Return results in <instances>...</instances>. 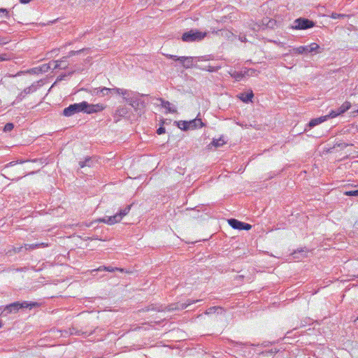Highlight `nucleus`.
Here are the masks:
<instances>
[{
    "mask_svg": "<svg viewBox=\"0 0 358 358\" xmlns=\"http://www.w3.org/2000/svg\"><path fill=\"white\" fill-rule=\"evenodd\" d=\"M200 300L187 299L186 301V302L179 301V302H177V303L169 304V305L166 306H155L152 305L151 306H152L151 310H156V311H158V312H161V311L171 312V311H173V310H181L185 309L189 305H191L192 303H194L196 302H198ZM148 310H150V308H149Z\"/></svg>",
    "mask_w": 358,
    "mask_h": 358,
    "instance_id": "f257e3e1",
    "label": "nucleus"
},
{
    "mask_svg": "<svg viewBox=\"0 0 358 358\" xmlns=\"http://www.w3.org/2000/svg\"><path fill=\"white\" fill-rule=\"evenodd\" d=\"M131 97H124V100L134 109L136 112L139 110L141 113L146 107V103L143 100V97L146 94H139L138 92L131 93Z\"/></svg>",
    "mask_w": 358,
    "mask_h": 358,
    "instance_id": "f03ea898",
    "label": "nucleus"
},
{
    "mask_svg": "<svg viewBox=\"0 0 358 358\" xmlns=\"http://www.w3.org/2000/svg\"><path fill=\"white\" fill-rule=\"evenodd\" d=\"M131 206L132 204L127 205L124 208L120 210L115 215L99 218L97 220V222H103L110 225L120 222L122 219L129 213Z\"/></svg>",
    "mask_w": 358,
    "mask_h": 358,
    "instance_id": "7ed1b4c3",
    "label": "nucleus"
},
{
    "mask_svg": "<svg viewBox=\"0 0 358 358\" xmlns=\"http://www.w3.org/2000/svg\"><path fill=\"white\" fill-rule=\"evenodd\" d=\"M207 35L206 32H202L197 29H191L185 32L182 36V40L184 42H194L203 40Z\"/></svg>",
    "mask_w": 358,
    "mask_h": 358,
    "instance_id": "20e7f679",
    "label": "nucleus"
},
{
    "mask_svg": "<svg viewBox=\"0 0 358 358\" xmlns=\"http://www.w3.org/2000/svg\"><path fill=\"white\" fill-rule=\"evenodd\" d=\"M34 304L29 303L27 301H23L22 303L20 302H14L13 303H10L9 305H7L3 310L2 311L1 314L4 316H6L9 313H17L20 309L21 308H26L28 307H32Z\"/></svg>",
    "mask_w": 358,
    "mask_h": 358,
    "instance_id": "39448f33",
    "label": "nucleus"
},
{
    "mask_svg": "<svg viewBox=\"0 0 358 358\" xmlns=\"http://www.w3.org/2000/svg\"><path fill=\"white\" fill-rule=\"evenodd\" d=\"M84 106V101L78 103L71 104L64 109L62 114L66 117H71L80 112L85 113Z\"/></svg>",
    "mask_w": 358,
    "mask_h": 358,
    "instance_id": "423d86ee",
    "label": "nucleus"
},
{
    "mask_svg": "<svg viewBox=\"0 0 358 358\" xmlns=\"http://www.w3.org/2000/svg\"><path fill=\"white\" fill-rule=\"evenodd\" d=\"M315 26V22L306 18L299 17L294 21L293 29H307Z\"/></svg>",
    "mask_w": 358,
    "mask_h": 358,
    "instance_id": "0eeeda50",
    "label": "nucleus"
},
{
    "mask_svg": "<svg viewBox=\"0 0 358 358\" xmlns=\"http://www.w3.org/2000/svg\"><path fill=\"white\" fill-rule=\"evenodd\" d=\"M85 113L92 114L103 110L106 106L103 103L90 104L87 101H84Z\"/></svg>",
    "mask_w": 358,
    "mask_h": 358,
    "instance_id": "6e6552de",
    "label": "nucleus"
},
{
    "mask_svg": "<svg viewBox=\"0 0 358 358\" xmlns=\"http://www.w3.org/2000/svg\"><path fill=\"white\" fill-rule=\"evenodd\" d=\"M180 59V63L182 64V66L185 69H190L192 67L199 68V66L196 65L194 63V60L199 61V57H181V59Z\"/></svg>",
    "mask_w": 358,
    "mask_h": 358,
    "instance_id": "1a4fd4ad",
    "label": "nucleus"
},
{
    "mask_svg": "<svg viewBox=\"0 0 358 358\" xmlns=\"http://www.w3.org/2000/svg\"><path fill=\"white\" fill-rule=\"evenodd\" d=\"M37 89V87L35 84H32L31 86L26 87L22 92H21L16 97L14 103L20 102L24 97L34 92H35Z\"/></svg>",
    "mask_w": 358,
    "mask_h": 358,
    "instance_id": "9d476101",
    "label": "nucleus"
},
{
    "mask_svg": "<svg viewBox=\"0 0 358 358\" xmlns=\"http://www.w3.org/2000/svg\"><path fill=\"white\" fill-rule=\"evenodd\" d=\"M128 113V109L125 106H120L117 108L114 113V117H117V120H115V122H118L120 119V117H124Z\"/></svg>",
    "mask_w": 358,
    "mask_h": 358,
    "instance_id": "9b49d317",
    "label": "nucleus"
},
{
    "mask_svg": "<svg viewBox=\"0 0 358 358\" xmlns=\"http://www.w3.org/2000/svg\"><path fill=\"white\" fill-rule=\"evenodd\" d=\"M327 120H328V118H327V115L321 116L317 118L312 119L309 122V123L306 125V127H308L310 129V128L314 127L316 125H318L319 124H320ZM307 131V128H305L304 131Z\"/></svg>",
    "mask_w": 358,
    "mask_h": 358,
    "instance_id": "f8f14e48",
    "label": "nucleus"
},
{
    "mask_svg": "<svg viewBox=\"0 0 358 358\" xmlns=\"http://www.w3.org/2000/svg\"><path fill=\"white\" fill-rule=\"evenodd\" d=\"M96 271H109V272H114L115 271H119L122 273H132L131 271L126 270L124 268H118V267H113V266H99Z\"/></svg>",
    "mask_w": 358,
    "mask_h": 358,
    "instance_id": "ddd939ff",
    "label": "nucleus"
},
{
    "mask_svg": "<svg viewBox=\"0 0 358 358\" xmlns=\"http://www.w3.org/2000/svg\"><path fill=\"white\" fill-rule=\"evenodd\" d=\"M66 57H62L61 60L52 61L50 63V65H54L53 69H65L67 68L68 64H66Z\"/></svg>",
    "mask_w": 358,
    "mask_h": 358,
    "instance_id": "4468645a",
    "label": "nucleus"
},
{
    "mask_svg": "<svg viewBox=\"0 0 358 358\" xmlns=\"http://www.w3.org/2000/svg\"><path fill=\"white\" fill-rule=\"evenodd\" d=\"M94 93L97 96H109L111 94V90L106 87H96L94 89Z\"/></svg>",
    "mask_w": 358,
    "mask_h": 358,
    "instance_id": "2eb2a0df",
    "label": "nucleus"
},
{
    "mask_svg": "<svg viewBox=\"0 0 358 358\" xmlns=\"http://www.w3.org/2000/svg\"><path fill=\"white\" fill-rule=\"evenodd\" d=\"M203 123L201 120L196 117L194 120L189 121V129H195L197 128H201L203 127Z\"/></svg>",
    "mask_w": 358,
    "mask_h": 358,
    "instance_id": "dca6fc26",
    "label": "nucleus"
},
{
    "mask_svg": "<svg viewBox=\"0 0 358 358\" xmlns=\"http://www.w3.org/2000/svg\"><path fill=\"white\" fill-rule=\"evenodd\" d=\"M228 222H229V224L232 228H234L235 229L242 230V227H243V222H241L236 219L231 218L228 220Z\"/></svg>",
    "mask_w": 358,
    "mask_h": 358,
    "instance_id": "f3484780",
    "label": "nucleus"
},
{
    "mask_svg": "<svg viewBox=\"0 0 358 358\" xmlns=\"http://www.w3.org/2000/svg\"><path fill=\"white\" fill-rule=\"evenodd\" d=\"M229 74L236 81H240L245 76V71L243 72V71L238 72V71H230Z\"/></svg>",
    "mask_w": 358,
    "mask_h": 358,
    "instance_id": "a211bd4d",
    "label": "nucleus"
},
{
    "mask_svg": "<svg viewBox=\"0 0 358 358\" xmlns=\"http://www.w3.org/2000/svg\"><path fill=\"white\" fill-rule=\"evenodd\" d=\"M94 162L92 160V158L90 157H87L85 159V161H80L79 162V166L80 168H83L85 166L91 167L93 166Z\"/></svg>",
    "mask_w": 358,
    "mask_h": 358,
    "instance_id": "6ab92c4d",
    "label": "nucleus"
},
{
    "mask_svg": "<svg viewBox=\"0 0 358 358\" xmlns=\"http://www.w3.org/2000/svg\"><path fill=\"white\" fill-rule=\"evenodd\" d=\"M254 94L251 91L250 93L241 94L239 99L245 103H248L251 101Z\"/></svg>",
    "mask_w": 358,
    "mask_h": 358,
    "instance_id": "aec40b11",
    "label": "nucleus"
},
{
    "mask_svg": "<svg viewBox=\"0 0 358 358\" xmlns=\"http://www.w3.org/2000/svg\"><path fill=\"white\" fill-rule=\"evenodd\" d=\"M158 100L161 102V106L163 108L167 109L169 113H174V112L176 111L175 109H171V107H170L171 103H170L169 101H165L164 99H163L162 98H159Z\"/></svg>",
    "mask_w": 358,
    "mask_h": 358,
    "instance_id": "412c9836",
    "label": "nucleus"
},
{
    "mask_svg": "<svg viewBox=\"0 0 358 358\" xmlns=\"http://www.w3.org/2000/svg\"><path fill=\"white\" fill-rule=\"evenodd\" d=\"M351 107V103L349 101H345L339 108H338L341 114H343L348 110Z\"/></svg>",
    "mask_w": 358,
    "mask_h": 358,
    "instance_id": "4be33fe9",
    "label": "nucleus"
},
{
    "mask_svg": "<svg viewBox=\"0 0 358 358\" xmlns=\"http://www.w3.org/2000/svg\"><path fill=\"white\" fill-rule=\"evenodd\" d=\"M262 22H263L264 25L265 24L266 26V27H268L271 29L274 28V26L276 24L275 20H271V19H268V18L263 20Z\"/></svg>",
    "mask_w": 358,
    "mask_h": 358,
    "instance_id": "5701e85b",
    "label": "nucleus"
},
{
    "mask_svg": "<svg viewBox=\"0 0 358 358\" xmlns=\"http://www.w3.org/2000/svg\"><path fill=\"white\" fill-rule=\"evenodd\" d=\"M224 144H225V141L222 137H220L218 139H213L210 145H213L215 148H219L222 146Z\"/></svg>",
    "mask_w": 358,
    "mask_h": 358,
    "instance_id": "b1692460",
    "label": "nucleus"
},
{
    "mask_svg": "<svg viewBox=\"0 0 358 358\" xmlns=\"http://www.w3.org/2000/svg\"><path fill=\"white\" fill-rule=\"evenodd\" d=\"M293 51L294 53H297V54H303L305 52H308V45L299 46L298 48H295L293 49Z\"/></svg>",
    "mask_w": 358,
    "mask_h": 358,
    "instance_id": "393cba45",
    "label": "nucleus"
},
{
    "mask_svg": "<svg viewBox=\"0 0 358 358\" xmlns=\"http://www.w3.org/2000/svg\"><path fill=\"white\" fill-rule=\"evenodd\" d=\"M178 127L184 131H187L189 129V121H179L177 122Z\"/></svg>",
    "mask_w": 358,
    "mask_h": 358,
    "instance_id": "a878e982",
    "label": "nucleus"
},
{
    "mask_svg": "<svg viewBox=\"0 0 358 358\" xmlns=\"http://www.w3.org/2000/svg\"><path fill=\"white\" fill-rule=\"evenodd\" d=\"M308 52H320V51H319V50L320 49V47L316 43H312L310 45H308Z\"/></svg>",
    "mask_w": 358,
    "mask_h": 358,
    "instance_id": "bb28decb",
    "label": "nucleus"
},
{
    "mask_svg": "<svg viewBox=\"0 0 358 358\" xmlns=\"http://www.w3.org/2000/svg\"><path fill=\"white\" fill-rule=\"evenodd\" d=\"M342 115L341 113H340V110L338 108L336 110H331L328 115H327V117L328 119L329 118H334L337 116Z\"/></svg>",
    "mask_w": 358,
    "mask_h": 358,
    "instance_id": "cd10ccee",
    "label": "nucleus"
},
{
    "mask_svg": "<svg viewBox=\"0 0 358 358\" xmlns=\"http://www.w3.org/2000/svg\"><path fill=\"white\" fill-rule=\"evenodd\" d=\"M131 93H135L134 92H131L125 89H121L120 94L123 96V99H124V97H131L133 96Z\"/></svg>",
    "mask_w": 358,
    "mask_h": 358,
    "instance_id": "c85d7f7f",
    "label": "nucleus"
},
{
    "mask_svg": "<svg viewBox=\"0 0 358 358\" xmlns=\"http://www.w3.org/2000/svg\"><path fill=\"white\" fill-rule=\"evenodd\" d=\"M344 194L350 196H358V189L346 191L344 192Z\"/></svg>",
    "mask_w": 358,
    "mask_h": 358,
    "instance_id": "c756f323",
    "label": "nucleus"
},
{
    "mask_svg": "<svg viewBox=\"0 0 358 358\" xmlns=\"http://www.w3.org/2000/svg\"><path fill=\"white\" fill-rule=\"evenodd\" d=\"M245 76H252L257 75V71L254 69H249L245 71Z\"/></svg>",
    "mask_w": 358,
    "mask_h": 358,
    "instance_id": "7c9ffc66",
    "label": "nucleus"
},
{
    "mask_svg": "<svg viewBox=\"0 0 358 358\" xmlns=\"http://www.w3.org/2000/svg\"><path fill=\"white\" fill-rule=\"evenodd\" d=\"M24 248L26 250H35L39 248V245L36 244H25Z\"/></svg>",
    "mask_w": 358,
    "mask_h": 358,
    "instance_id": "2f4dec72",
    "label": "nucleus"
},
{
    "mask_svg": "<svg viewBox=\"0 0 358 358\" xmlns=\"http://www.w3.org/2000/svg\"><path fill=\"white\" fill-rule=\"evenodd\" d=\"M199 69H203V70H205V71H210V72H214V71H216L218 69V67H214V66H205L203 68L199 67Z\"/></svg>",
    "mask_w": 358,
    "mask_h": 358,
    "instance_id": "473e14b6",
    "label": "nucleus"
},
{
    "mask_svg": "<svg viewBox=\"0 0 358 358\" xmlns=\"http://www.w3.org/2000/svg\"><path fill=\"white\" fill-rule=\"evenodd\" d=\"M13 127H14V125L13 123H7L4 126L3 131L6 132L10 131L13 130Z\"/></svg>",
    "mask_w": 358,
    "mask_h": 358,
    "instance_id": "72a5a7b5",
    "label": "nucleus"
},
{
    "mask_svg": "<svg viewBox=\"0 0 358 358\" xmlns=\"http://www.w3.org/2000/svg\"><path fill=\"white\" fill-rule=\"evenodd\" d=\"M219 308H220V307H216V306L210 307V308H208V309L206 310L205 313H206V315H210V314H212V313H215V310H217V309H219Z\"/></svg>",
    "mask_w": 358,
    "mask_h": 358,
    "instance_id": "f704fd0d",
    "label": "nucleus"
},
{
    "mask_svg": "<svg viewBox=\"0 0 358 358\" xmlns=\"http://www.w3.org/2000/svg\"><path fill=\"white\" fill-rule=\"evenodd\" d=\"M84 50V49H81V50H77V51H75V50H71L69 52L68 55L66 57V59L69 58V57H71L72 56H74L77 54H79L81 52H83Z\"/></svg>",
    "mask_w": 358,
    "mask_h": 358,
    "instance_id": "c9c22d12",
    "label": "nucleus"
},
{
    "mask_svg": "<svg viewBox=\"0 0 358 358\" xmlns=\"http://www.w3.org/2000/svg\"><path fill=\"white\" fill-rule=\"evenodd\" d=\"M346 15H344V14H338V13H332L331 15V17L333 18V19H337V18H340V17H345Z\"/></svg>",
    "mask_w": 358,
    "mask_h": 358,
    "instance_id": "e433bc0d",
    "label": "nucleus"
},
{
    "mask_svg": "<svg viewBox=\"0 0 358 358\" xmlns=\"http://www.w3.org/2000/svg\"><path fill=\"white\" fill-rule=\"evenodd\" d=\"M166 57L168 58L173 59L174 61H178L179 62H180L179 59H181V57H178V56L173 55H167Z\"/></svg>",
    "mask_w": 358,
    "mask_h": 358,
    "instance_id": "4c0bfd02",
    "label": "nucleus"
},
{
    "mask_svg": "<svg viewBox=\"0 0 358 358\" xmlns=\"http://www.w3.org/2000/svg\"><path fill=\"white\" fill-rule=\"evenodd\" d=\"M252 228V226L248 223H245L243 222V227H242V230H250V229Z\"/></svg>",
    "mask_w": 358,
    "mask_h": 358,
    "instance_id": "58836bf2",
    "label": "nucleus"
},
{
    "mask_svg": "<svg viewBox=\"0 0 358 358\" xmlns=\"http://www.w3.org/2000/svg\"><path fill=\"white\" fill-rule=\"evenodd\" d=\"M165 133V128L164 127H160L157 130V134L159 135L163 134Z\"/></svg>",
    "mask_w": 358,
    "mask_h": 358,
    "instance_id": "ea45409f",
    "label": "nucleus"
},
{
    "mask_svg": "<svg viewBox=\"0 0 358 358\" xmlns=\"http://www.w3.org/2000/svg\"><path fill=\"white\" fill-rule=\"evenodd\" d=\"M110 90H111V93L115 92L118 94H120L121 88L114 87V88H110Z\"/></svg>",
    "mask_w": 358,
    "mask_h": 358,
    "instance_id": "a19ab883",
    "label": "nucleus"
},
{
    "mask_svg": "<svg viewBox=\"0 0 358 358\" xmlns=\"http://www.w3.org/2000/svg\"><path fill=\"white\" fill-rule=\"evenodd\" d=\"M8 59V57L6 54L1 55H0V62L5 61Z\"/></svg>",
    "mask_w": 358,
    "mask_h": 358,
    "instance_id": "79ce46f5",
    "label": "nucleus"
},
{
    "mask_svg": "<svg viewBox=\"0 0 358 358\" xmlns=\"http://www.w3.org/2000/svg\"><path fill=\"white\" fill-rule=\"evenodd\" d=\"M17 164V161L10 162H9L8 164H7L6 165V168H8V167H10V166H14V165H15Z\"/></svg>",
    "mask_w": 358,
    "mask_h": 358,
    "instance_id": "37998d69",
    "label": "nucleus"
},
{
    "mask_svg": "<svg viewBox=\"0 0 358 358\" xmlns=\"http://www.w3.org/2000/svg\"><path fill=\"white\" fill-rule=\"evenodd\" d=\"M0 13H6V17L7 18L9 17L8 11L7 10V9H6V8H0Z\"/></svg>",
    "mask_w": 358,
    "mask_h": 358,
    "instance_id": "c03bdc74",
    "label": "nucleus"
},
{
    "mask_svg": "<svg viewBox=\"0 0 358 358\" xmlns=\"http://www.w3.org/2000/svg\"><path fill=\"white\" fill-rule=\"evenodd\" d=\"M337 145H338V147L343 148H345V147L348 146L349 145L347 143H337Z\"/></svg>",
    "mask_w": 358,
    "mask_h": 358,
    "instance_id": "a18cd8bd",
    "label": "nucleus"
},
{
    "mask_svg": "<svg viewBox=\"0 0 358 358\" xmlns=\"http://www.w3.org/2000/svg\"><path fill=\"white\" fill-rule=\"evenodd\" d=\"M223 31H225V32H226L227 31H226V30H224V29H220V30H217V31H215V30H213V33H215L216 34H220V33L221 34H222V32H223Z\"/></svg>",
    "mask_w": 358,
    "mask_h": 358,
    "instance_id": "49530a36",
    "label": "nucleus"
},
{
    "mask_svg": "<svg viewBox=\"0 0 358 358\" xmlns=\"http://www.w3.org/2000/svg\"><path fill=\"white\" fill-rule=\"evenodd\" d=\"M37 245H39V248H44L48 246V243H36Z\"/></svg>",
    "mask_w": 358,
    "mask_h": 358,
    "instance_id": "de8ad7c7",
    "label": "nucleus"
},
{
    "mask_svg": "<svg viewBox=\"0 0 358 358\" xmlns=\"http://www.w3.org/2000/svg\"><path fill=\"white\" fill-rule=\"evenodd\" d=\"M32 0H19L20 3L25 4L31 2Z\"/></svg>",
    "mask_w": 358,
    "mask_h": 358,
    "instance_id": "09e8293b",
    "label": "nucleus"
},
{
    "mask_svg": "<svg viewBox=\"0 0 358 358\" xmlns=\"http://www.w3.org/2000/svg\"><path fill=\"white\" fill-rule=\"evenodd\" d=\"M233 343L235 344V345H249L248 343H238V342H235V341H233Z\"/></svg>",
    "mask_w": 358,
    "mask_h": 358,
    "instance_id": "8fccbe9b",
    "label": "nucleus"
},
{
    "mask_svg": "<svg viewBox=\"0 0 358 358\" xmlns=\"http://www.w3.org/2000/svg\"><path fill=\"white\" fill-rule=\"evenodd\" d=\"M66 76V74H64V75H61L59 77V78H58L57 80H62L64 79V78Z\"/></svg>",
    "mask_w": 358,
    "mask_h": 358,
    "instance_id": "3c124183",
    "label": "nucleus"
},
{
    "mask_svg": "<svg viewBox=\"0 0 358 358\" xmlns=\"http://www.w3.org/2000/svg\"><path fill=\"white\" fill-rule=\"evenodd\" d=\"M21 248H17V249H15V252H19L20 251Z\"/></svg>",
    "mask_w": 358,
    "mask_h": 358,
    "instance_id": "603ef678",
    "label": "nucleus"
},
{
    "mask_svg": "<svg viewBox=\"0 0 358 358\" xmlns=\"http://www.w3.org/2000/svg\"><path fill=\"white\" fill-rule=\"evenodd\" d=\"M1 326H2V323H1V322L0 321V328L1 327Z\"/></svg>",
    "mask_w": 358,
    "mask_h": 358,
    "instance_id": "864d4df0",
    "label": "nucleus"
},
{
    "mask_svg": "<svg viewBox=\"0 0 358 358\" xmlns=\"http://www.w3.org/2000/svg\"><path fill=\"white\" fill-rule=\"evenodd\" d=\"M357 113H358V110H357Z\"/></svg>",
    "mask_w": 358,
    "mask_h": 358,
    "instance_id": "5fc2aeb1",
    "label": "nucleus"
}]
</instances>
